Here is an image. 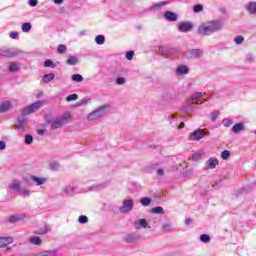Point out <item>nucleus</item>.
Instances as JSON below:
<instances>
[{
  "label": "nucleus",
  "mask_w": 256,
  "mask_h": 256,
  "mask_svg": "<svg viewBox=\"0 0 256 256\" xmlns=\"http://www.w3.org/2000/svg\"><path fill=\"white\" fill-rule=\"evenodd\" d=\"M140 203L143 207H149V205H151V198L149 197L141 198Z\"/></svg>",
  "instance_id": "a878e982"
},
{
  "label": "nucleus",
  "mask_w": 256,
  "mask_h": 256,
  "mask_svg": "<svg viewBox=\"0 0 256 256\" xmlns=\"http://www.w3.org/2000/svg\"><path fill=\"white\" fill-rule=\"evenodd\" d=\"M38 3V0H29L30 7H37Z\"/></svg>",
  "instance_id": "864d4df0"
},
{
  "label": "nucleus",
  "mask_w": 256,
  "mask_h": 256,
  "mask_svg": "<svg viewBox=\"0 0 256 256\" xmlns=\"http://www.w3.org/2000/svg\"><path fill=\"white\" fill-rule=\"evenodd\" d=\"M79 63V59H77V56H69L67 60L68 65H77Z\"/></svg>",
  "instance_id": "c85d7f7f"
},
{
  "label": "nucleus",
  "mask_w": 256,
  "mask_h": 256,
  "mask_svg": "<svg viewBox=\"0 0 256 256\" xmlns=\"http://www.w3.org/2000/svg\"><path fill=\"white\" fill-rule=\"evenodd\" d=\"M124 241L126 243H135V241H139V235L137 234H128L125 236Z\"/></svg>",
  "instance_id": "dca6fc26"
},
{
  "label": "nucleus",
  "mask_w": 256,
  "mask_h": 256,
  "mask_svg": "<svg viewBox=\"0 0 256 256\" xmlns=\"http://www.w3.org/2000/svg\"><path fill=\"white\" fill-rule=\"evenodd\" d=\"M19 69H21V65L17 62H10L9 64V71L11 73H17V71H19Z\"/></svg>",
  "instance_id": "a211bd4d"
},
{
  "label": "nucleus",
  "mask_w": 256,
  "mask_h": 256,
  "mask_svg": "<svg viewBox=\"0 0 256 256\" xmlns=\"http://www.w3.org/2000/svg\"><path fill=\"white\" fill-rule=\"evenodd\" d=\"M183 127H185V124H184V123H181V124H180V129H183Z\"/></svg>",
  "instance_id": "e2e57ef3"
},
{
  "label": "nucleus",
  "mask_w": 256,
  "mask_h": 256,
  "mask_svg": "<svg viewBox=\"0 0 256 256\" xmlns=\"http://www.w3.org/2000/svg\"><path fill=\"white\" fill-rule=\"evenodd\" d=\"M190 109H193V106H189Z\"/></svg>",
  "instance_id": "0e129e2a"
},
{
  "label": "nucleus",
  "mask_w": 256,
  "mask_h": 256,
  "mask_svg": "<svg viewBox=\"0 0 256 256\" xmlns=\"http://www.w3.org/2000/svg\"><path fill=\"white\" fill-rule=\"evenodd\" d=\"M95 42L97 43V45H103L105 43V36L97 35L95 38Z\"/></svg>",
  "instance_id": "473e14b6"
},
{
  "label": "nucleus",
  "mask_w": 256,
  "mask_h": 256,
  "mask_svg": "<svg viewBox=\"0 0 256 256\" xmlns=\"http://www.w3.org/2000/svg\"><path fill=\"white\" fill-rule=\"evenodd\" d=\"M43 105H45V101L43 100L32 103L22 110V115H31V113H35V111H39V109H41Z\"/></svg>",
  "instance_id": "7ed1b4c3"
},
{
  "label": "nucleus",
  "mask_w": 256,
  "mask_h": 256,
  "mask_svg": "<svg viewBox=\"0 0 256 256\" xmlns=\"http://www.w3.org/2000/svg\"><path fill=\"white\" fill-rule=\"evenodd\" d=\"M30 181H33L35 185L41 187V185H45L47 183V178L45 177H37V176H30Z\"/></svg>",
  "instance_id": "9d476101"
},
{
  "label": "nucleus",
  "mask_w": 256,
  "mask_h": 256,
  "mask_svg": "<svg viewBox=\"0 0 256 256\" xmlns=\"http://www.w3.org/2000/svg\"><path fill=\"white\" fill-rule=\"evenodd\" d=\"M164 17L167 21H177V14L171 11H166Z\"/></svg>",
  "instance_id": "f3484780"
},
{
  "label": "nucleus",
  "mask_w": 256,
  "mask_h": 256,
  "mask_svg": "<svg viewBox=\"0 0 256 256\" xmlns=\"http://www.w3.org/2000/svg\"><path fill=\"white\" fill-rule=\"evenodd\" d=\"M78 222L81 224V225H84L85 223H89V218H87V216L85 215H81L78 219Z\"/></svg>",
  "instance_id": "a19ab883"
},
{
  "label": "nucleus",
  "mask_w": 256,
  "mask_h": 256,
  "mask_svg": "<svg viewBox=\"0 0 256 256\" xmlns=\"http://www.w3.org/2000/svg\"><path fill=\"white\" fill-rule=\"evenodd\" d=\"M221 29H223V21L221 20L206 22L199 26L198 35L207 37L213 35V33H217V31H221Z\"/></svg>",
  "instance_id": "f257e3e1"
},
{
  "label": "nucleus",
  "mask_w": 256,
  "mask_h": 256,
  "mask_svg": "<svg viewBox=\"0 0 256 256\" xmlns=\"http://www.w3.org/2000/svg\"><path fill=\"white\" fill-rule=\"evenodd\" d=\"M11 109V101L6 100L0 103V113H7Z\"/></svg>",
  "instance_id": "4468645a"
},
{
  "label": "nucleus",
  "mask_w": 256,
  "mask_h": 256,
  "mask_svg": "<svg viewBox=\"0 0 256 256\" xmlns=\"http://www.w3.org/2000/svg\"><path fill=\"white\" fill-rule=\"evenodd\" d=\"M78 99H79V95L77 94H71L66 97V101L68 102L77 101Z\"/></svg>",
  "instance_id": "e433bc0d"
},
{
  "label": "nucleus",
  "mask_w": 256,
  "mask_h": 256,
  "mask_svg": "<svg viewBox=\"0 0 256 256\" xmlns=\"http://www.w3.org/2000/svg\"><path fill=\"white\" fill-rule=\"evenodd\" d=\"M13 243V237L10 236H0V248L7 247Z\"/></svg>",
  "instance_id": "9b49d317"
},
{
  "label": "nucleus",
  "mask_w": 256,
  "mask_h": 256,
  "mask_svg": "<svg viewBox=\"0 0 256 256\" xmlns=\"http://www.w3.org/2000/svg\"><path fill=\"white\" fill-rule=\"evenodd\" d=\"M203 97V93L197 92L188 100V105H201L203 102H199V100Z\"/></svg>",
  "instance_id": "1a4fd4ad"
},
{
  "label": "nucleus",
  "mask_w": 256,
  "mask_h": 256,
  "mask_svg": "<svg viewBox=\"0 0 256 256\" xmlns=\"http://www.w3.org/2000/svg\"><path fill=\"white\" fill-rule=\"evenodd\" d=\"M16 125L18 129H24L25 125H27V118L19 119Z\"/></svg>",
  "instance_id": "c756f323"
},
{
  "label": "nucleus",
  "mask_w": 256,
  "mask_h": 256,
  "mask_svg": "<svg viewBox=\"0 0 256 256\" xmlns=\"http://www.w3.org/2000/svg\"><path fill=\"white\" fill-rule=\"evenodd\" d=\"M106 106H100L98 109L94 110L88 115V121H97V119H101L105 115Z\"/></svg>",
  "instance_id": "20e7f679"
},
{
  "label": "nucleus",
  "mask_w": 256,
  "mask_h": 256,
  "mask_svg": "<svg viewBox=\"0 0 256 256\" xmlns=\"http://www.w3.org/2000/svg\"><path fill=\"white\" fill-rule=\"evenodd\" d=\"M162 230L164 231V233H169L173 231V224H171L170 222L164 223L162 225Z\"/></svg>",
  "instance_id": "5701e85b"
},
{
  "label": "nucleus",
  "mask_w": 256,
  "mask_h": 256,
  "mask_svg": "<svg viewBox=\"0 0 256 256\" xmlns=\"http://www.w3.org/2000/svg\"><path fill=\"white\" fill-rule=\"evenodd\" d=\"M247 11H249V13H251L252 15H256V2H250L247 6H246Z\"/></svg>",
  "instance_id": "412c9836"
},
{
  "label": "nucleus",
  "mask_w": 256,
  "mask_h": 256,
  "mask_svg": "<svg viewBox=\"0 0 256 256\" xmlns=\"http://www.w3.org/2000/svg\"><path fill=\"white\" fill-rule=\"evenodd\" d=\"M89 101H91V99L83 98L82 100L76 103V107H82V105H87Z\"/></svg>",
  "instance_id": "4c0bfd02"
},
{
  "label": "nucleus",
  "mask_w": 256,
  "mask_h": 256,
  "mask_svg": "<svg viewBox=\"0 0 256 256\" xmlns=\"http://www.w3.org/2000/svg\"><path fill=\"white\" fill-rule=\"evenodd\" d=\"M29 241L30 243H32V245H41V243H43L41 238H39L38 236L31 237Z\"/></svg>",
  "instance_id": "cd10ccee"
},
{
  "label": "nucleus",
  "mask_w": 256,
  "mask_h": 256,
  "mask_svg": "<svg viewBox=\"0 0 256 256\" xmlns=\"http://www.w3.org/2000/svg\"><path fill=\"white\" fill-rule=\"evenodd\" d=\"M203 157V152L197 151L192 154V161H201Z\"/></svg>",
  "instance_id": "393cba45"
},
{
  "label": "nucleus",
  "mask_w": 256,
  "mask_h": 256,
  "mask_svg": "<svg viewBox=\"0 0 256 256\" xmlns=\"http://www.w3.org/2000/svg\"><path fill=\"white\" fill-rule=\"evenodd\" d=\"M163 173H164V172H163V169H158V170H157V175H160V176H161V175H163Z\"/></svg>",
  "instance_id": "052dcab7"
},
{
  "label": "nucleus",
  "mask_w": 256,
  "mask_h": 256,
  "mask_svg": "<svg viewBox=\"0 0 256 256\" xmlns=\"http://www.w3.org/2000/svg\"><path fill=\"white\" fill-rule=\"evenodd\" d=\"M67 123H68L67 116L57 117L49 120L50 129L52 130L61 129V127L67 125Z\"/></svg>",
  "instance_id": "f03ea898"
},
{
  "label": "nucleus",
  "mask_w": 256,
  "mask_h": 256,
  "mask_svg": "<svg viewBox=\"0 0 256 256\" xmlns=\"http://www.w3.org/2000/svg\"><path fill=\"white\" fill-rule=\"evenodd\" d=\"M245 130V125L243 123H237L232 127V133H240V131Z\"/></svg>",
  "instance_id": "6ab92c4d"
},
{
  "label": "nucleus",
  "mask_w": 256,
  "mask_h": 256,
  "mask_svg": "<svg viewBox=\"0 0 256 256\" xmlns=\"http://www.w3.org/2000/svg\"><path fill=\"white\" fill-rule=\"evenodd\" d=\"M148 223L147 221H145L144 219H139L138 221L134 222V227L135 229L139 230V229H146V227H148Z\"/></svg>",
  "instance_id": "2eb2a0df"
},
{
  "label": "nucleus",
  "mask_w": 256,
  "mask_h": 256,
  "mask_svg": "<svg viewBox=\"0 0 256 256\" xmlns=\"http://www.w3.org/2000/svg\"><path fill=\"white\" fill-rule=\"evenodd\" d=\"M71 79L76 83H81V81H83V76L81 74H74L72 75Z\"/></svg>",
  "instance_id": "f704fd0d"
},
{
  "label": "nucleus",
  "mask_w": 256,
  "mask_h": 256,
  "mask_svg": "<svg viewBox=\"0 0 256 256\" xmlns=\"http://www.w3.org/2000/svg\"><path fill=\"white\" fill-rule=\"evenodd\" d=\"M236 45H241V43H243V41H245V38H243V36H238L234 39Z\"/></svg>",
  "instance_id": "a18cd8bd"
},
{
  "label": "nucleus",
  "mask_w": 256,
  "mask_h": 256,
  "mask_svg": "<svg viewBox=\"0 0 256 256\" xmlns=\"http://www.w3.org/2000/svg\"><path fill=\"white\" fill-rule=\"evenodd\" d=\"M7 149V144L5 141H0V151H5Z\"/></svg>",
  "instance_id": "5fc2aeb1"
},
{
  "label": "nucleus",
  "mask_w": 256,
  "mask_h": 256,
  "mask_svg": "<svg viewBox=\"0 0 256 256\" xmlns=\"http://www.w3.org/2000/svg\"><path fill=\"white\" fill-rule=\"evenodd\" d=\"M23 219V216H10L9 222L10 223H17V221H21Z\"/></svg>",
  "instance_id": "ea45409f"
},
{
  "label": "nucleus",
  "mask_w": 256,
  "mask_h": 256,
  "mask_svg": "<svg viewBox=\"0 0 256 256\" xmlns=\"http://www.w3.org/2000/svg\"><path fill=\"white\" fill-rule=\"evenodd\" d=\"M200 241H202V243H209V241H211V236L207 234H202L200 236Z\"/></svg>",
  "instance_id": "c9c22d12"
},
{
  "label": "nucleus",
  "mask_w": 256,
  "mask_h": 256,
  "mask_svg": "<svg viewBox=\"0 0 256 256\" xmlns=\"http://www.w3.org/2000/svg\"><path fill=\"white\" fill-rule=\"evenodd\" d=\"M53 79H55V74H53V73L45 74L43 76L44 83H51V81H53Z\"/></svg>",
  "instance_id": "b1692460"
},
{
  "label": "nucleus",
  "mask_w": 256,
  "mask_h": 256,
  "mask_svg": "<svg viewBox=\"0 0 256 256\" xmlns=\"http://www.w3.org/2000/svg\"><path fill=\"white\" fill-rule=\"evenodd\" d=\"M162 5H163V3H158V4H156L154 7H152V9L157 10V9H159V7H161Z\"/></svg>",
  "instance_id": "4d7b16f0"
},
{
  "label": "nucleus",
  "mask_w": 256,
  "mask_h": 256,
  "mask_svg": "<svg viewBox=\"0 0 256 256\" xmlns=\"http://www.w3.org/2000/svg\"><path fill=\"white\" fill-rule=\"evenodd\" d=\"M58 53H65L67 51V46L60 44L57 49Z\"/></svg>",
  "instance_id": "49530a36"
},
{
  "label": "nucleus",
  "mask_w": 256,
  "mask_h": 256,
  "mask_svg": "<svg viewBox=\"0 0 256 256\" xmlns=\"http://www.w3.org/2000/svg\"><path fill=\"white\" fill-rule=\"evenodd\" d=\"M31 23L29 22H25L22 24V31L23 33H29V31H31Z\"/></svg>",
  "instance_id": "7c9ffc66"
},
{
  "label": "nucleus",
  "mask_w": 256,
  "mask_h": 256,
  "mask_svg": "<svg viewBox=\"0 0 256 256\" xmlns=\"http://www.w3.org/2000/svg\"><path fill=\"white\" fill-rule=\"evenodd\" d=\"M191 218H187L186 220H185V224L186 225H191Z\"/></svg>",
  "instance_id": "13d9d810"
},
{
  "label": "nucleus",
  "mask_w": 256,
  "mask_h": 256,
  "mask_svg": "<svg viewBox=\"0 0 256 256\" xmlns=\"http://www.w3.org/2000/svg\"><path fill=\"white\" fill-rule=\"evenodd\" d=\"M116 83H117L118 85H125V78H123V77H118V78L116 79Z\"/></svg>",
  "instance_id": "603ef678"
},
{
  "label": "nucleus",
  "mask_w": 256,
  "mask_h": 256,
  "mask_svg": "<svg viewBox=\"0 0 256 256\" xmlns=\"http://www.w3.org/2000/svg\"><path fill=\"white\" fill-rule=\"evenodd\" d=\"M18 193L19 195H21V197H29V195H31V190L20 188V191Z\"/></svg>",
  "instance_id": "2f4dec72"
},
{
  "label": "nucleus",
  "mask_w": 256,
  "mask_h": 256,
  "mask_svg": "<svg viewBox=\"0 0 256 256\" xmlns=\"http://www.w3.org/2000/svg\"><path fill=\"white\" fill-rule=\"evenodd\" d=\"M38 135H45V129L37 130Z\"/></svg>",
  "instance_id": "6e6d98bb"
},
{
  "label": "nucleus",
  "mask_w": 256,
  "mask_h": 256,
  "mask_svg": "<svg viewBox=\"0 0 256 256\" xmlns=\"http://www.w3.org/2000/svg\"><path fill=\"white\" fill-rule=\"evenodd\" d=\"M205 135H209V132H205L203 129H197L189 134L188 139L189 141H201Z\"/></svg>",
  "instance_id": "39448f33"
},
{
  "label": "nucleus",
  "mask_w": 256,
  "mask_h": 256,
  "mask_svg": "<svg viewBox=\"0 0 256 256\" xmlns=\"http://www.w3.org/2000/svg\"><path fill=\"white\" fill-rule=\"evenodd\" d=\"M231 157V152L229 150H224L221 152V158L224 161H227V159H229Z\"/></svg>",
  "instance_id": "72a5a7b5"
},
{
  "label": "nucleus",
  "mask_w": 256,
  "mask_h": 256,
  "mask_svg": "<svg viewBox=\"0 0 256 256\" xmlns=\"http://www.w3.org/2000/svg\"><path fill=\"white\" fill-rule=\"evenodd\" d=\"M134 55H135L134 51H128V52H126V59H128V61H131L133 59Z\"/></svg>",
  "instance_id": "de8ad7c7"
},
{
  "label": "nucleus",
  "mask_w": 256,
  "mask_h": 256,
  "mask_svg": "<svg viewBox=\"0 0 256 256\" xmlns=\"http://www.w3.org/2000/svg\"><path fill=\"white\" fill-rule=\"evenodd\" d=\"M9 36L11 39H19V32H10Z\"/></svg>",
  "instance_id": "3c124183"
},
{
  "label": "nucleus",
  "mask_w": 256,
  "mask_h": 256,
  "mask_svg": "<svg viewBox=\"0 0 256 256\" xmlns=\"http://www.w3.org/2000/svg\"><path fill=\"white\" fill-rule=\"evenodd\" d=\"M54 3L56 5H61V3H63V0H54Z\"/></svg>",
  "instance_id": "bf43d9fd"
},
{
  "label": "nucleus",
  "mask_w": 256,
  "mask_h": 256,
  "mask_svg": "<svg viewBox=\"0 0 256 256\" xmlns=\"http://www.w3.org/2000/svg\"><path fill=\"white\" fill-rule=\"evenodd\" d=\"M203 9V5L197 4L194 6V13H199Z\"/></svg>",
  "instance_id": "8fccbe9b"
},
{
  "label": "nucleus",
  "mask_w": 256,
  "mask_h": 256,
  "mask_svg": "<svg viewBox=\"0 0 256 256\" xmlns=\"http://www.w3.org/2000/svg\"><path fill=\"white\" fill-rule=\"evenodd\" d=\"M50 169H51L52 171H57V169H59V163H57V162H52V163L50 164Z\"/></svg>",
  "instance_id": "09e8293b"
},
{
  "label": "nucleus",
  "mask_w": 256,
  "mask_h": 256,
  "mask_svg": "<svg viewBox=\"0 0 256 256\" xmlns=\"http://www.w3.org/2000/svg\"><path fill=\"white\" fill-rule=\"evenodd\" d=\"M44 67H50V69H55V63L52 60H46L44 62Z\"/></svg>",
  "instance_id": "79ce46f5"
},
{
  "label": "nucleus",
  "mask_w": 256,
  "mask_h": 256,
  "mask_svg": "<svg viewBox=\"0 0 256 256\" xmlns=\"http://www.w3.org/2000/svg\"><path fill=\"white\" fill-rule=\"evenodd\" d=\"M10 188L13 189V191H16L17 193H19V191L21 190V183H19V181L14 180L12 182V185H10Z\"/></svg>",
  "instance_id": "4be33fe9"
},
{
  "label": "nucleus",
  "mask_w": 256,
  "mask_h": 256,
  "mask_svg": "<svg viewBox=\"0 0 256 256\" xmlns=\"http://www.w3.org/2000/svg\"><path fill=\"white\" fill-rule=\"evenodd\" d=\"M152 213H155L156 215H165V210H163V207L157 206L152 208Z\"/></svg>",
  "instance_id": "bb28decb"
},
{
  "label": "nucleus",
  "mask_w": 256,
  "mask_h": 256,
  "mask_svg": "<svg viewBox=\"0 0 256 256\" xmlns=\"http://www.w3.org/2000/svg\"><path fill=\"white\" fill-rule=\"evenodd\" d=\"M176 73L177 75H187V73H189V68H187V66H179L177 69H176Z\"/></svg>",
  "instance_id": "aec40b11"
},
{
  "label": "nucleus",
  "mask_w": 256,
  "mask_h": 256,
  "mask_svg": "<svg viewBox=\"0 0 256 256\" xmlns=\"http://www.w3.org/2000/svg\"><path fill=\"white\" fill-rule=\"evenodd\" d=\"M222 125H224L225 127H231V125H233V120L225 118L222 120Z\"/></svg>",
  "instance_id": "58836bf2"
},
{
  "label": "nucleus",
  "mask_w": 256,
  "mask_h": 256,
  "mask_svg": "<svg viewBox=\"0 0 256 256\" xmlns=\"http://www.w3.org/2000/svg\"><path fill=\"white\" fill-rule=\"evenodd\" d=\"M219 165V159L213 157L207 160L206 169H215Z\"/></svg>",
  "instance_id": "f8f14e48"
},
{
  "label": "nucleus",
  "mask_w": 256,
  "mask_h": 256,
  "mask_svg": "<svg viewBox=\"0 0 256 256\" xmlns=\"http://www.w3.org/2000/svg\"><path fill=\"white\" fill-rule=\"evenodd\" d=\"M77 191L76 186L68 185L62 189L61 195H73Z\"/></svg>",
  "instance_id": "ddd939ff"
},
{
  "label": "nucleus",
  "mask_w": 256,
  "mask_h": 256,
  "mask_svg": "<svg viewBox=\"0 0 256 256\" xmlns=\"http://www.w3.org/2000/svg\"><path fill=\"white\" fill-rule=\"evenodd\" d=\"M187 59H199L203 55V50L201 49H192L184 53Z\"/></svg>",
  "instance_id": "0eeeda50"
},
{
  "label": "nucleus",
  "mask_w": 256,
  "mask_h": 256,
  "mask_svg": "<svg viewBox=\"0 0 256 256\" xmlns=\"http://www.w3.org/2000/svg\"><path fill=\"white\" fill-rule=\"evenodd\" d=\"M220 112L219 110H215L211 113V121H217V117H219Z\"/></svg>",
  "instance_id": "c03bdc74"
},
{
  "label": "nucleus",
  "mask_w": 256,
  "mask_h": 256,
  "mask_svg": "<svg viewBox=\"0 0 256 256\" xmlns=\"http://www.w3.org/2000/svg\"><path fill=\"white\" fill-rule=\"evenodd\" d=\"M25 143L26 145H31L33 143V136L31 134L25 136Z\"/></svg>",
  "instance_id": "37998d69"
},
{
  "label": "nucleus",
  "mask_w": 256,
  "mask_h": 256,
  "mask_svg": "<svg viewBox=\"0 0 256 256\" xmlns=\"http://www.w3.org/2000/svg\"><path fill=\"white\" fill-rule=\"evenodd\" d=\"M134 205L135 203L132 199H126L123 201L122 206H120L119 211L120 213H131Z\"/></svg>",
  "instance_id": "423d86ee"
},
{
  "label": "nucleus",
  "mask_w": 256,
  "mask_h": 256,
  "mask_svg": "<svg viewBox=\"0 0 256 256\" xmlns=\"http://www.w3.org/2000/svg\"><path fill=\"white\" fill-rule=\"evenodd\" d=\"M247 59H248L249 61H253V56L249 55V56H247Z\"/></svg>",
  "instance_id": "680f3d73"
},
{
  "label": "nucleus",
  "mask_w": 256,
  "mask_h": 256,
  "mask_svg": "<svg viewBox=\"0 0 256 256\" xmlns=\"http://www.w3.org/2000/svg\"><path fill=\"white\" fill-rule=\"evenodd\" d=\"M193 29V24L191 22H180L178 25V31L181 33H189Z\"/></svg>",
  "instance_id": "6e6552de"
}]
</instances>
